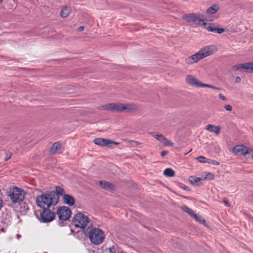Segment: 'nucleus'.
<instances>
[{
    "label": "nucleus",
    "mask_w": 253,
    "mask_h": 253,
    "mask_svg": "<svg viewBox=\"0 0 253 253\" xmlns=\"http://www.w3.org/2000/svg\"><path fill=\"white\" fill-rule=\"evenodd\" d=\"M216 46L210 45L206 46L200 49L196 53L187 57L185 59L186 65H191L197 63L199 60L208 57L217 51Z\"/></svg>",
    "instance_id": "f257e3e1"
},
{
    "label": "nucleus",
    "mask_w": 253,
    "mask_h": 253,
    "mask_svg": "<svg viewBox=\"0 0 253 253\" xmlns=\"http://www.w3.org/2000/svg\"><path fill=\"white\" fill-rule=\"evenodd\" d=\"M37 206L43 210L48 209L53 205L57 203L53 192L47 191L41 195L37 196L36 198Z\"/></svg>",
    "instance_id": "f03ea898"
},
{
    "label": "nucleus",
    "mask_w": 253,
    "mask_h": 253,
    "mask_svg": "<svg viewBox=\"0 0 253 253\" xmlns=\"http://www.w3.org/2000/svg\"><path fill=\"white\" fill-rule=\"evenodd\" d=\"M104 108L107 110L121 111V112H132L137 110V107L133 104L123 103H109L105 105Z\"/></svg>",
    "instance_id": "7ed1b4c3"
},
{
    "label": "nucleus",
    "mask_w": 253,
    "mask_h": 253,
    "mask_svg": "<svg viewBox=\"0 0 253 253\" xmlns=\"http://www.w3.org/2000/svg\"><path fill=\"white\" fill-rule=\"evenodd\" d=\"M183 19L189 22H192L194 24L202 27L206 26L205 20L212 21L213 19L207 17L206 19L205 15L202 13H191L183 16Z\"/></svg>",
    "instance_id": "20e7f679"
},
{
    "label": "nucleus",
    "mask_w": 253,
    "mask_h": 253,
    "mask_svg": "<svg viewBox=\"0 0 253 253\" xmlns=\"http://www.w3.org/2000/svg\"><path fill=\"white\" fill-rule=\"evenodd\" d=\"M185 82L189 85L196 87H209L213 89L220 90L219 87L201 82L198 78L192 75H187L185 77Z\"/></svg>",
    "instance_id": "39448f33"
},
{
    "label": "nucleus",
    "mask_w": 253,
    "mask_h": 253,
    "mask_svg": "<svg viewBox=\"0 0 253 253\" xmlns=\"http://www.w3.org/2000/svg\"><path fill=\"white\" fill-rule=\"evenodd\" d=\"M88 238L92 244L99 245L104 239V232L98 228H92L88 232Z\"/></svg>",
    "instance_id": "423d86ee"
},
{
    "label": "nucleus",
    "mask_w": 253,
    "mask_h": 253,
    "mask_svg": "<svg viewBox=\"0 0 253 253\" xmlns=\"http://www.w3.org/2000/svg\"><path fill=\"white\" fill-rule=\"evenodd\" d=\"M25 196L26 193L22 188L13 187L9 190V196L13 203L22 201L25 199Z\"/></svg>",
    "instance_id": "0eeeda50"
},
{
    "label": "nucleus",
    "mask_w": 253,
    "mask_h": 253,
    "mask_svg": "<svg viewBox=\"0 0 253 253\" xmlns=\"http://www.w3.org/2000/svg\"><path fill=\"white\" fill-rule=\"evenodd\" d=\"M73 222L75 227L83 229L87 225L88 219L87 216L83 213H78L74 215Z\"/></svg>",
    "instance_id": "6e6552de"
},
{
    "label": "nucleus",
    "mask_w": 253,
    "mask_h": 253,
    "mask_svg": "<svg viewBox=\"0 0 253 253\" xmlns=\"http://www.w3.org/2000/svg\"><path fill=\"white\" fill-rule=\"evenodd\" d=\"M233 153L237 156H245L247 154L253 158V151L252 149L243 145L235 146L232 149Z\"/></svg>",
    "instance_id": "1a4fd4ad"
},
{
    "label": "nucleus",
    "mask_w": 253,
    "mask_h": 253,
    "mask_svg": "<svg viewBox=\"0 0 253 253\" xmlns=\"http://www.w3.org/2000/svg\"><path fill=\"white\" fill-rule=\"evenodd\" d=\"M232 70L234 71L253 73V62L236 64L232 67Z\"/></svg>",
    "instance_id": "9d476101"
},
{
    "label": "nucleus",
    "mask_w": 253,
    "mask_h": 253,
    "mask_svg": "<svg viewBox=\"0 0 253 253\" xmlns=\"http://www.w3.org/2000/svg\"><path fill=\"white\" fill-rule=\"evenodd\" d=\"M57 214L60 220H67L71 217V211L68 207L63 206L58 209Z\"/></svg>",
    "instance_id": "9b49d317"
},
{
    "label": "nucleus",
    "mask_w": 253,
    "mask_h": 253,
    "mask_svg": "<svg viewBox=\"0 0 253 253\" xmlns=\"http://www.w3.org/2000/svg\"><path fill=\"white\" fill-rule=\"evenodd\" d=\"M41 221L42 222H49L52 221L55 217V214L48 209L43 210L40 214Z\"/></svg>",
    "instance_id": "f8f14e48"
},
{
    "label": "nucleus",
    "mask_w": 253,
    "mask_h": 253,
    "mask_svg": "<svg viewBox=\"0 0 253 253\" xmlns=\"http://www.w3.org/2000/svg\"><path fill=\"white\" fill-rule=\"evenodd\" d=\"M94 143L100 146L110 147L112 144L118 145L119 143L105 138H97L93 140Z\"/></svg>",
    "instance_id": "ddd939ff"
},
{
    "label": "nucleus",
    "mask_w": 253,
    "mask_h": 253,
    "mask_svg": "<svg viewBox=\"0 0 253 253\" xmlns=\"http://www.w3.org/2000/svg\"><path fill=\"white\" fill-rule=\"evenodd\" d=\"M152 136L160 142L167 146H172L173 144L170 140L166 138L163 135L159 133L153 134Z\"/></svg>",
    "instance_id": "4468645a"
},
{
    "label": "nucleus",
    "mask_w": 253,
    "mask_h": 253,
    "mask_svg": "<svg viewBox=\"0 0 253 253\" xmlns=\"http://www.w3.org/2000/svg\"><path fill=\"white\" fill-rule=\"evenodd\" d=\"M205 129L211 132H213L216 135H218L220 132L221 127L218 126L208 125L206 126Z\"/></svg>",
    "instance_id": "2eb2a0df"
},
{
    "label": "nucleus",
    "mask_w": 253,
    "mask_h": 253,
    "mask_svg": "<svg viewBox=\"0 0 253 253\" xmlns=\"http://www.w3.org/2000/svg\"><path fill=\"white\" fill-rule=\"evenodd\" d=\"M63 202L70 206H73L75 203V200L74 198L70 195H64L63 197Z\"/></svg>",
    "instance_id": "dca6fc26"
},
{
    "label": "nucleus",
    "mask_w": 253,
    "mask_h": 253,
    "mask_svg": "<svg viewBox=\"0 0 253 253\" xmlns=\"http://www.w3.org/2000/svg\"><path fill=\"white\" fill-rule=\"evenodd\" d=\"M219 7L218 5L214 4L209 7L207 10V14L208 16L213 15L216 13L218 11Z\"/></svg>",
    "instance_id": "f3484780"
},
{
    "label": "nucleus",
    "mask_w": 253,
    "mask_h": 253,
    "mask_svg": "<svg viewBox=\"0 0 253 253\" xmlns=\"http://www.w3.org/2000/svg\"><path fill=\"white\" fill-rule=\"evenodd\" d=\"M202 180H203L202 177H198L195 176H191L189 177V182L194 185H198L199 182Z\"/></svg>",
    "instance_id": "a211bd4d"
},
{
    "label": "nucleus",
    "mask_w": 253,
    "mask_h": 253,
    "mask_svg": "<svg viewBox=\"0 0 253 253\" xmlns=\"http://www.w3.org/2000/svg\"><path fill=\"white\" fill-rule=\"evenodd\" d=\"M71 11L70 7L65 6L61 9L60 15L62 18H66L69 16Z\"/></svg>",
    "instance_id": "6ab92c4d"
},
{
    "label": "nucleus",
    "mask_w": 253,
    "mask_h": 253,
    "mask_svg": "<svg viewBox=\"0 0 253 253\" xmlns=\"http://www.w3.org/2000/svg\"><path fill=\"white\" fill-rule=\"evenodd\" d=\"M99 186L104 189H112L114 187L111 183L106 181H101L99 182Z\"/></svg>",
    "instance_id": "aec40b11"
},
{
    "label": "nucleus",
    "mask_w": 253,
    "mask_h": 253,
    "mask_svg": "<svg viewBox=\"0 0 253 253\" xmlns=\"http://www.w3.org/2000/svg\"><path fill=\"white\" fill-rule=\"evenodd\" d=\"M201 177L203 180H213L215 177L214 175L210 172H205Z\"/></svg>",
    "instance_id": "412c9836"
},
{
    "label": "nucleus",
    "mask_w": 253,
    "mask_h": 253,
    "mask_svg": "<svg viewBox=\"0 0 253 253\" xmlns=\"http://www.w3.org/2000/svg\"><path fill=\"white\" fill-rule=\"evenodd\" d=\"M61 148L60 144L58 142L53 143L52 147L50 149V153L54 154Z\"/></svg>",
    "instance_id": "4be33fe9"
},
{
    "label": "nucleus",
    "mask_w": 253,
    "mask_h": 253,
    "mask_svg": "<svg viewBox=\"0 0 253 253\" xmlns=\"http://www.w3.org/2000/svg\"><path fill=\"white\" fill-rule=\"evenodd\" d=\"M164 174L167 177H173L175 175V172L171 169L168 168L164 170Z\"/></svg>",
    "instance_id": "5701e85b"
},
{
    "label": "nucleus",
    "mask_w": 253,
    "mask_h": 253,
    "mask_svg": "<svg viewBox=\"0 0 253 253\" xmlns=\"http://www.w3.org/2000/svg\"><path fill=\"white\" fill-rule=\"evenodd\" d=\"M204 29H206L208 31L214 32L215 29L216 27L213 24L210 23L209 25L206 23V26L203 27Z\"/></svg>",
    "instance_id": "b1692460"
},
{
    "label": "nucleus",
    "mask_w": 253,
    "mask_h": 253,
    "mask_svg": "<svg viewBox=\"0 0 253 253\" xmlns=\"http://www.w3.org/2000/svg\"><path fill=\"white\" fill-rule=\"evenodd\" d=\"M181 209L187 214H188L191 217L195 214L193 211L189 208L188 207L186 206H183L181 207Z\"/></svg>",
    "instance_id": "393cba45"
},
{
    "label": "nucleus",
    "mask_w": 253,
    "mask_h": 253,
    "mask_svg": "<svg viewBox=\"0 0 253 253\" xmlns=\"http://www.w3.org/2000/svg\"><path fill=\"white\" fill-rule=\"evenodd\" d=\"M192 218L200 223L206 224V220L203 219L200 215H198L195 213Z\"/></svg>",
    "instance_id": "a878e982"
},
{
    "label": "nucleus",
    "mask_w": 253,
    "mask_h": 253,
    "mask_svg": "<svg viewBox=\"0 0 253 253\" xmlns=\"http://www.w3.org/2000/svg\"><path fill=\"white\" fill-rule=\"evenodd\" d=\"M56 193L57 195L63 196H64V195H65L64 193V189L59 186L56 187L55 189Z\"/></svg>",
    "instance_id": "bb28decb"
},
{
    "label": "nucleus",
    "mask_w": 253,
    "mask_h": 253,
    "mask_svg": "<svg viewBox=\"0 0 253 253\" xmlns=\"http://www.w3.org/2000/svg\"><path fill=\"white\" fill-rule=\"evenodd\" d=\"M196 160H198L200 163H205L207 158L204 156H199L196 158Z\"/></svg>",
    "instance_id": "cd10ccee"
},
{
    "label": "nucleus",
    "mask_w": 253,
    "mask_h": 253,
    "mask_svg": "<svg viewBox=\"0 0 253 253\" xmlns=\"http://www.w3.org/2000/svg\"><path fill=\"white\" fill-rule=\"evenodd\" d=\"M224 31H225V29H223V28H216L215 29V32H214L220 34H222L223 32H224Z\"/></svg>",
    "instance_id": "c85d7f7f"
},
{
    "label": "nucleus",
    "mask_w": 253,
    "mask_h": 253,
    "mask_svg": "<svg viewBox=\"0 0 253 253\" xmlns=\"http://www.w3.org/2000/svg\"><path fill=\"white\" fill-rule=\"evenodd\" d=\"M218 98L222 101H227V98L222 94L219 93L218 95Z\"/></svg>",
    "instance_id": "c756f323"
},
{
    "label": "nucleus",
    "mask_w": 253,
    "mask_h": 253,
    "mask_svg": "<svg viewBox=\"0 0 253 253\" xmlns=\"http://www.w3.org/2000/svg\"><path fill=\"white\" fill-rule=\"evenodd\" d=\"M224 109L227 111H231L232 110V107L230 104H226L224 106Z\"/></svg>",
    "instance_id": "7c9ffc66"
},
{
    "label": "nucleus",
    "mask_w": 253,
    "mask_h": 253,
    "mask_svg": "<svg viewBox=\"0 0 253 253\" xmlns=\"http://www.w3.org/2000/svg\"><path fill=\"white\" fill-rule=\"evenodd\" d=\"M116 249L114 246L109 248V253H116Z\"/></svg>",
    "instance_id": "2f4dec72"
},
{
    "label": "nucleus",
    "mask_w": 253,
    "mask_h": 253,
    "mask_svg": "<svg viewBox=\"0 0 253 253\" xmlns=\"http://www.w3.org/2000/svg\"><path fill=\"white\" fill-rule=\"evenodd\" d=\"M180 187H181V188L185 190H189V188L187 186H185V185L184 184H180Z\"/></svg>",
    "instance_id": "473e14b6"
},
{
    "label": "nucleus",
    "mask_w": 253,
    "mask_h": 253,
    "mask_svg": "<svg viewBox=\"0 0 253 253\" xmlns=\"http://www.w3.org/2000/svg\"><path fill=\"white\" fill-rule=\"evenodd\" d=\"M212 160L209 159H207L205 163H207L209 164H212Z\"/></svg>",
    "instance_id": "72a5a7b5"
},
{
    "label": "nucleus",
    "mask_w": 253,
    "mask_h": 253,
    "mask_svg": "<svg viewBox=\"0 0 253 253\" xmlns=\"http://www.w3.org/2000/svg\"><path fill=\"white\" fill-rule=\"evenodd\" d=\"M241 78L239 77H237L235 79V82L237 83H239L241 82Z\"/></svg>",
    "instance_id": "f704fd0d"
},
{
    "label": "nucleus",
    "mask_w": 253,
    "mask_h": 253,
    "mask_svg": "<svg viewBox=\"0 0 253 253\" xmlns=\"http://www.w3.org/2000/svg\"><path fill=\"white\" fill-rule=\"evenodd\" d=\"M168 152L167 151H163L161 152V155L162 157H164L168 154Z\"/></svg>",
    "instance_id": "c9c22d12"
},
{
    "label": "nucleus",
    "mask_w": 253,
    "mask_h": 253,
    "mask_svg": "<svg viewBox=\"0 0 253 253\" xmlns=\"http://www.w3.org/2000/svg\"><path fill=\"white\" fill-rule=\"evenodd\" d=\"M3 200L0 197V209L1 208L3 205Z\"/></svg>",
    "instance_id": "e433bc0d"
},
{
    "label": "nucleus",
    "mask_w": 253,
    "mask_h": 253,
    "mask_svg": "<svg viewBox=\"0 0 253 253\" xmlns=\"http://www.w3.org/2000/svg\"><path fill=\"white\" fill-rule=\"evenodd\" d=\"M84 29V27L83 26H80L78 28V31L81 32V31H83Z\"/></svg>",
    "instance_id": "4c0bfd02"
},
{
    "label": "nucleus",
    "mask_w": 253,
    "mask_h": 253,
    "mask_svg": "<svg viewBox=\"0 0 253 253\" xmlns=\"http://www.w3.org/2000/svg\"><path fill=\"white\" fill-rule=\"evenodd\" d=\"M212 164L214 165H218L219 164V162H218L216 161L212 160Z\"/></svg>",
    "instance_id": "58836bf2"
},
{
    "label": "nucleus",
    "mask_w": 253,
    "mask_h": 253,
    "mask_svg": "<svg viewBox=\"0 0 253 253\" xmlns=\"http://www.w3.org/2000/svg\"><path fill=\"white\" fill-rule=\"evenodd\" d=\"M223 203L224 204V205H225V206H229V202H228L227 201H226V200H224V201H223Z\"/></svg>",
    "instance_id": "ea45409f"
},
{
    "label": "nucleus",
    "mask_w": 253,
    "mask_h": 253,
    "mask_svg": "<svg viewBox=\"0 0 253 253\" xmlns=\"http://www.w3.org/2000/svg\"><path fill=\"white\" fill-rule=\"evenodd\" d=\"M11 157V155H9L8 157H6V158H5V160H8Z\"/></svg>",
    "instance_id": "a19ab883"
},
{
    "label": "nucleus",
    "mask_w": 253,
    "mask_h": 253,
    "mask_svg": "<svg viewBox=\"0 0 253 253\" xmlns=\"http://www.w3.org/2000/svg\"><path fill=\"white\" fill-rule=\"evenodd\" d=\"M21 237V236L20 235H16V238L17 239H19Z\"/></svg>",
    "instance_id": "79ce46f5"
},
{
    "label": "nucleus",
    "mask_w": 253,
    "mask_h": 253,
    "mask_svg": "<svg viewBox=\"0 0 253 253\" xmlns=\"http://www.w3.org/2000/svg\"><path fill=\"white\" fill-rule=\"evenodd\" d=\"M3 1V0H0V4H1Z\"/></svg>",
    "instance_id": "37998d69"
}]
</instances>
